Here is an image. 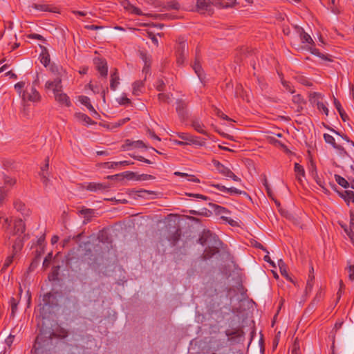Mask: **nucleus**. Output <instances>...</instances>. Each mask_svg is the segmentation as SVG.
Wrapping results in <instances>:
<instances>
[{
    "label": "nucleus",
    "instance_id": "69168bd1",
    "mask_svg": "<svg viewBox=\"0 0 354 354\" xmlns=\"http://www.w3.org/2000/svg\"><path fill=\"white\" fill-rule=\"evenodd\" d=\"M263 184L266 189H267L268 187H270L268 182L266 179H264Z\"/></svg>",
    "mask_w": 354,
    "mask_h": 354
},
{
    "label": "nucleus",
    "instance_id": "bf43d9fd",
    "mask_svg": "<svg viewBox=\"0 0 354 354\" xmlns=\"http://www.w3.org/2000/svg\"><path fill=\"white\" fill-rule=\"evenodd\" d=\"M217 115H218V116H219V117H221V118H223V119H225V120H229V118H228V117H227V115H224L223 113H221V112H220V111H218V112L217 113Z\"/></svg>",
    "mask_w": 354,
    "mask_h": 354
},
{
    "label": "nucleus",
    "instance_id": "9b49d317",
    "mask_svg": "<svg viewBox=\"0 0 354 354\" xmlns=\"http://www.w3.org/2000/svg\"><path fill=\"white\" fill-rule=\"evenodd\" d=\"M51 72L55 75V78H65L66 77V70L59 65H53L50 67Z\"/></svg>",
    "mask_w": 354,
    "mask_h": 354
},
{
    "label": "nucleus",
    "instance_id": "2f4dec72",
    "mask_svg": "<svg viewBox=\"0 0 354 354\" xmlns=\"http://www.w3.org/2000/svg\"><path fill=\"white\" fill-rule=\"evenodd\" d=\"M348 277L351 281H354V264L349 263L348 266Z\"/></svg>",
    "mask_w": 354,
    "mask_h": 354
},
{
    "label": "nucleus",
    "instance_id": "423d86ee",
    "mask_svg": "<svg viewBox=\"0 0 354 354\" xmlns=\"http://www.w3.org/2000/svg\"><path fill=\"white\" fill-rule=\"evenodd\" d=\"M121 6L129 13L141 16L145 14L138 8L132 5L128 0H120Z\"/></svg>",
    "mask_w": 354,
    "mask_h": 354
},
{
    "label": "nucleus",
    "instance_id": "0eeeda50",
    "mask_svg": "<svg viewBox=\"0 0 354 354\" xmlns=\"http://www.w3.org/2000/svg\"><path fill=\"white\" fill-rule=\"evenodd\" d=\"M297 33L299 35L301 43L304 45V47L308 50H311V47L313 44L311 37L308 34L306 33L301 28H297Z\"/></svg>",
    "mask_w": 354,
    "mask_h": 354
},
{
    "label": "nucleus",
    "instance_id": "680f3d73",
    "mask_svg": "<svg viewBox=\"0 0 354 354\" xmlns=\"http://www.w3.org/2000/svg\"><path fill=\"white\" fill-rule=\"evenodd\" d=\"M266 189L267 194L270 197H272V192L270 187H268Z\"/></svg>",
    "mask_w": 354,
    "mask_h": 354
},
{
    "label": "nucleus",
    "instance_id": "a878e982",
    "mask_svg": "<svg viewBox=\"0 0 354 354\" xmlns=\"http://www.w3.org/2000/svg\"><path fill=\"white\" fill-rule=\"evenodd\" d=\"M221 219H223L225 222L229 223L232 226H236L238 225L237 221L231 218L230 217H228L225 215L221 216Z\"/></svg>",
    "mask_w": 354,
    "mask_h": 354
},
{
    "label": "nucleus",
    "instance_id": "774afa93",
    "mask_svg": "<svg viewBox=\"0 0 354 354\" xmlns=\"http://www.w3.org/2000/svg\"><path fill=\"white\" fill-rule=\"evenodd\" d=\"M177 62H178V64H183V59L180 56H179V57H178Z\"/></svg>",
    "mask_w": 354,
    "mask_h": 354
},
{
    "label": "nucleus",
    "instance_id": "a211bd4d",
    "mask_svg": "<svg viewBox=\"0 0 354 354\" xmlns=\"http://www.w3.org/2000/svg\"><path fill=\"white\" fill-rule=\"evenodd\" d=\"M192 127L198 132L202 134H206L204 124L199 120L192 122Z\"/></svg>",
    "mask_w": 354,
    "mask_h": 354
},
{
    "label": "nucleus",
    "instance_id": "4d7b16f0",
    "mask_svg": "<svg viewBox=\"0 0 354 354\" xmlns=\"http://www.w3.org/2000/svg\"><path fill=\"white\" fill-rule=\"evenodd\" d=\"M59 240V237L57 236H53L51 239V243L53 245L55 244L56 243H57Z\"/></svg>",
    "mask_w": 354,
    "mask_h": 354
},
{
    "label": "nucleus",
    "instance_id": "f704fd0d",
    "mask_svg": "<svg viewBox=\"0 0 354 354\" xmlns=\"http://www.w3.org/2000/svg\"><path fill=\"white\" fill-rule=\"evenodd\" d=\"M10 306L12 309V315H14L17 309V302L14 298H12L10 300Z\"/></svg>",
    "mask_w": 354,
    "mask_h": 354
},
{
    "label": "nucleus",
    "instance_id": "f257e3e1",
    "mask_svg": "<svg viewBox=\"0 0 354 354\" xmlns=\"http://www.w3.org/2000/svg\"><path fill=\"white\" fill-rule=\"evenodd\" d=\"M45 88L53 93L55 100L61 105L66 106H71V103L69 97L62 91L61 78H55L54 80L47 81L45 84Z\"/></svg>",
    "mask_w": 354,
    "mask_h": 354
},
{
    "label": "nucleus",
    "instance_id": "aec40b11",
    "mask_svg": "<svg viewBox=\"0 0 354 354\" xmlns=\"http://www.w3.org/2000/svg\"><path fill=\"white\" fill-rule=\"evenodd\" d=\"M278 266L279 267L280 272H281V274L283 276H284L287 279L290 280V278L289 277V276L288 274L286 266L285 263L281 259L279 260Z\"/></svg>",
    "mask_w": 354,
    "mask_h": 354
},
{
    "label": "nucleus",
    "instance_id": "7ed1b4c3",
    "mask_svg": "<svg viewBox=\"0 0 354 354\" xmlns=\"http://www.w3.org/2000/svg\"><path fill=\"white\" fill-rule=\"evenodd\" d=\"M21 97L24 102L30 101L36 102L40 100L39 93L37 92L36 88L31 85H28L26 87L25 91L22 93Z\"/></svg>",
    "mask_w": 354,
    "mask_h": 354
},
{
    "label": "nucleus",
    "instance_id": "4c0bfd02",
    "mask_svg": "<svg viewBox=\"0 0 354 354\" xmlns=\"http://www.w3.org/2000/svg\"><path fill=\"white\" fill-rule=\"evenodd\" d=\"M41 62L46 66L50 63L49 56L48 55H43L41 57Z\"/></svg>",
    "mask_w": 354,
    "mask_h": 354
},
{
    "label": "nucleus",
    "instance_id": "49530a36",
    "mask_svg": "<svg viewBox=\"0 0 354 354\" xmlns=\"http://www.w3.org/2000/svg\"><path fill=\"white\" fill-rule=\"evenodd\" d=\"M310 171L314 178L317 177V171L315 166L312 163Z\"/></svg>",
    "mask_w": 354,
    "mask_h": 354
},
{
    "label": "nucleus",
    "instance_id": "ea45409f",
    "mask_svg": "<svg viewBox=\"0 0 354 354\" xmlns=\"http://www.w3.org/2000/svg\"><path fill=\"white\" fill-rule=\"evenodd\" d=\"M7 194V189L4 187H0V203L3 201Z\"/></svg>",
    "mask_w": 354,
    "mask_h": 354
},
{
    "label": "nucleus",
    "instance_id": "c03bdc74",
    "mask_svg": "<svg viewBox=\"0 0 354 354\" xmlns=\"http://www.w3.org/2000/svg\"><path fill=\"white\" fill-rule=\"evenodd\" d=\"M126 176L128 179L136 180V178H138V175L136 174L133 172H128Z\"/></svg>",
    "mask_w": 354,
    "mask_h": 354
},
{
    "label": "nucleus",
    "instance_id": "e433bc0d",
    "mask_svg": "<svg viewBox=\"0 0 354 354\" xmlns=\"http://www.w3.org/2000/svg\"><path fill=\"white\" fill-rule=\"evenodd\" d=\"M153 176L148 174H142L138 175V178H136V180H147L149 179H152Z\"/></svg>",
    "mask_w": 354,
    "mask_h": 354
},
{
    "label": "nucleus",
    "instance_id": "c9c22d12",
    "mask_svg": "<svg viewBox=\"0 0 354 354\" xmlns=\"http://www.w3.org/2000/svg\"><path fill=\"white\" fill-rule=\"evenodd\" d=\"M211 186L216 188L220 192H222L226 194L227 187H226L225 186L220 185V184H211Z\"/></svg>",
    "mask_w": 354,
    "mask_h": 354
},
{
    "label": "nucleus",
    "instance_id": "f8f14e48",
    "mask_svg": "<svg viewBox=\"0 0 354 354\" xmlns=\"http://www.w3.org/2000/svg\"><path fill=\"white\" fill-rule=\"evenodd\" d=\"M94 63L101 75L106 76L107 75V66L104 60L96 58L94 59Z\"/></svg>",
    "mask_w": 354,
    "mask_h": 354
},
{
    "label": "nucleus",
    "instance_id": "a18cd8bd",
    "mask_svg": "<svg viewBox=\"0 0 354 354\" xmlns=\"http://www.w3.org/2000/svg\"><path fill=\"white\" fill-rule=\"evenodd\" d=\"M82 214L86 215V216H91L93 214V210L92 209H83L82 210Z\"/></svg>",
    "mask_w": 354,
    "mask_h": 354
},
{
    "label": "nucleus",
    "instance_id": "f03ea898",
    "mask_svg": "<svg viewBox=\"0 0 354 354\" xmlns=\"http://www.w3.org/2000/svg\"><path fill=\"white\" fill-rule=\"evenodd\" d=\"M331 131L336 136L334 137L332 135L324 133V138L326 143L331 145L335 149H337L339 151L341 154L346 153L343 148V142H349V139L346 136H342L339 134L335 130H331Z\"/></svg>",
    "mask_w": 354,
    "mask_h": 354
},
{
    "label": "nucleus",
    "instance_id": "ddd939ff",
    "mask_svg": "<svg viewBox=\"0 0 354 354\" xmlns=\"http://www.w3.org/2000/svg\"><path fill=\"white\" fill-rule=\"evenodd\" d=\"M310 102L316 105L317 106L319 104L324 102V96L319 93H313L310 95Z\"/></svg>",
    "mask_w": 354,
    "mask_h": 354
},
{
    "label": "nucleus",
    "instance_id": "0e129e2a",
    "mask_svg": "<svg viewBox=\"0 0 354 354\" xmlns=\"http://www.w3.org/2000/svg\"><path fill=\"white\" fill-rule=\"evenodd\" d=\"M6 75H9L10 77H14V78H16L17 76L15 74L12 73L11 71H8L6 73Z\"/></svg>",
    "mask_w": 354,
    "mask_h": 354
},
{
    "label": "nucleus",
    "instance_id": "5701e85b",
    "mask_svg": "<svg viewBox=\"0 0 354 354\" xmlns=\"http://www.w3.org/2000/svg\"><path fill=\"white\" fill-rule=\"evenodd\" d=\"M335 180L336 182L339 185H341L342 187H348V183L347 182V180L344 178L343 177L339 176V175H335Z\"/></svg>",
    "mask_w": 354,
    "mask_h": 354
},
{
    "label": "nucleus",
    "instance_id": "052dcab7",
    "mask_svg": "<svg viewBox=\"0 0 354 354\" xmlns=\"http://www.w3.org/2000/svg\"><path fill=\"white\" fill-rule=\"evenodd\" d=\"M31 38L41 39L42 37L40 35L33 34L30 36Z\"/></svg>",
    "mask_w": 354,
    "mask_h": 354
},
{
    "label": "nucleus",
    "instance_id": "8fccbe9b",
    "mask_svg": "<svg viewBox=\"0 0 354 354\" xmlns=\"http://www.w3.org/2000/svg\"><path fill=\"white\" fill-rule=\"evenodd\" d=\"M15 208L18 210V211H21L23 207H24V205L22 204V203H15Z\"/></svg>",
    "mask_w": 354,
    "mask_h": 354
},
{
    "label": "nucleus",
    "instance_id": "79ce46f5",
    "mask_svg": "<svg viewBox=\"0 0 354 354\" xmlns=\"http://www.w3.org/2000/svg\"><path fill=\"white\" fill-rule=\"evenodd\" d=\"M16 183V180L12 178L7 177L5 179V184L7 185H13Z\"/></svg>",
    "mask_w": 354,
    "mask_h": 354
},
{
    "label": "nucleus",
    "instance_id": "72a5a7b5",
    "mask_svg": "<svg viewBox=\"0 0 354 354\" xmlns=\"http://www.w3.org/2000/svg\"><path fill=\"white\" fill-rule=\"evenodd\" d=\"M14 258V254L9 256L5 260V262L3 266V269H6L12 262Z\"/></svg>",
    "mask_w": 354,
    "mask_h": 354
},
{
    "label": "nucleus",
    "instance_id": "1a4fd4ad",
    "mask_svg": "<svg viewBox=\"0 0 354 354\" xmlns=\"http://www.w3.org/2000/svg\"><path fill=\"white\" fill-rule=\"evenodd\" d=\"M342 228H344L345 232L351 239L352 243L354 245V214L351 212L350 214V227L348 228L346 225L341 224Z\"/></svg>",
    "mask_w": 354,
    "mask_h": 354
},
{
    "label": "nucleus",
    "instance_id": "37998d69",
    "mask_svg": "<svg viewBox=\"0 0 354 354\" xmlns=\"http://www.w3.org/2000/svg\"><path fill=\"white\" fill-rule=\"evenodd\" d=\"M118 102L120 104H125L129 102V100L126 97H121L118 98Z\"/></svg>",
    "mask_w": 354,
    "mask_h": 354
},
{
    "label": "nucleus",
    "instance_id": "6e6d98bb",
    "mask_svg": "<svg viewBox=\"0 0 354 354\" xmlns=\"http://www.w3.org/2000/svg\"><path fill=\"white\" fill-rule=\"evenodd\" d=\"M98 187L99 185L91 184L88 186V189L90 190H96L98 188Z\"/></svg>",
    "mask_w": 354,
    "mask_h": 354
},
{
    "label": "nucleus",
    "instance_id": "b1692460",
    "mask_svg": "<svg viewBox=\"0 0 354 354\" xmlns=\"http://www.w3.org/2000/svg\"><path fill=\"white\" fill-rule=\"evenodd\" d=\"M196 6L198 10H204L207 8L209 1L208 0H196Z\"/></svg>",
    "mask_w": 354,
    "mask_h": 354
},
{
    "label": "nucleus",
    "instance_id": "39448f33",
    "mask_svg": "<svg viewBox=\"0 0 354 354\" xmlns=\"http://www.w3.org/2000/svg\"><path fill=\"white\" fill-rule=\"evenodd\" d=\"M218 171L226 178H232L236 182H240L241 178L236 176L229 168L225 167L220 162H217L214 164Z\"/></svg>",
    "mask_w": 354,
    "mask_h": 354
},
{
    "label": "nucleus",
    "instance_id": "e2e57ef3",
    "mask_svg": "<svg viewBox=\"0 0 354 354\" xmlns=\"http://www.w3.org/2000/svg\"><path fill=\"white\" fill-rule=\"evenodd\" d=\"M151 41H152V42H153L155 45H156V46L158 45V39H157L156 37H154V36H153V37H151Z\"/></svg>",
    "mask_w": 354,
    "mask_h": 354
},
{
    "label": "nucleus",
    "instance_id": "cd10ccee",
    "mask_svg": "<svg viewBox=\"0 0 354 354\" xmlns=\"http://www.w3.org/2000/svg\"><path fill=\"white\" fill-rule=\"evenodd\" d=\"M158 99L161 102L169 103L171 101V97L169 94L165 93H160L158 95Z\"/></svg>",
    "mask_w": 354,
    "mask_h": 354
},
{
    "label": "nucleus",
    "instance_id": "a19ab883",
    "mask_svg": "<svg viewBox=\"0 0 354 354\" xmlns=\"http://www.w3.org/2000/svg\"><path fill=\"white\" fill-rule=\"evenodd\" d=\"M334 105L336 109L337 110L338 113L344 110L343 108L342 107L340 102L336 98H334Z\"/></svg>",
    "mask_w": 354,
    "mask_h": 354
},
{
    "label": "nucleus",
    "instance_id": "6ab92c4d",
    "mask_svg": "<svg viewBox=\"0 0 354 354\" xmlns=\"http://www.w3.org/2000/svg\"><path fill=\"white\" fill-rule=\"evenodd\" d=\"M341 196L347 203H354V192L353 191H345Z\"/></svg>",
    "mask_w": 354,
    "mask_h": 354
},
{
    "label": "nucleus",
    "instance_id": "4be33fe9",
    "mask_svg": "<svg viewBox=\"0 0 354 354\" xmlns=\"http://www.w3.org/2000/svg\"><path fill=\"white\" fill-rule=\"evenodd\" d=\"M143 86V83L141 81L135 82L133 84V93L135 95H138L141 91V88Z\"/></svg>",
    "mask_w": 354,
    "mask_h": 354
},
{
    "label": "nucleus",
    "instance_id": "de8ad7c7",
    "mask_svg": "<svg viewBox=\"0 0 354 354\" xmlns=\"http://www.w3.org/2000/svg\"><path fill=\"white\" fill-rule=\"evenodd\" d=\"M149 136H150V138H151L152 139H154V140H156L158 141H160V138L157 136L153 132L151 131H149Z\"/></svg>",
    "mask_w": 354,
    "mask_h": 354
},
{
    "label": "nucleus",
    "instance_id": "5fc2aeb1",
    "mask_svg": "<svg viewBox=\"0 0 354 354\" xmlns=\"http://www.w3.org/2000/svg\"><path fill=\"white\" fill-rule=\"evenodd\" d=\"M189 195L197 197V198L203 199V200H207V197L205 196H203L201 194H189Z\"/></svg>",
    "mask_w": 354,
    "mask_h": 354
},
{
    "label": "nucleus",
    "instance_id": "c85d7f7f",
    "mask_svg": "<svg viewBox=\"0 0 354 354\" xmlns=\"http://www.w3.org/2000/svg\"><path fill=\"white\" fill-rule=\"evenodd\" d=\"M25 86V82H19L15 84V88L17 91L20 96L22 95V88Z\"/></svg>",
    "mask_w": 354,
    "mask_h": 354
},
{
    "label": "nucleus",
    "instance_id": "09e8293b",
    "mask_svg": "<svg viewBox=\"0 0 354 354\" xmlns=\"http://www.w3.org/2000/svg\"><path fill=\"white\" fill-rule=\"evenodd\" d=\"M163 84H164V82H163L162 80H158L157 82V83H156V88L158 90L160 91L162 89V88Z\"/></svg>",
    "mask_w": 354,
    "mask_h": 354
},
{
    "label": "nucleus",
    "instance_id": "603ef678",
    "mask_svg": "<svg viewBox=\"0 0 354 354\" xmlns=\"http://www.w3.org/2000/svg\"><path fill=\"white\" fill-rule=\"evenodd\" d=\"M227 212V209L224 207H220L218 208V213L222 216Z\"/></svg>",
    "mask_w": 354,
    "mask_h": 354
},
{
    "label": "nucleus",
    "instance_id": "393cba45",
    "mask_svg": "<svg viewBox=\"0 0 354 354\" xmlns=\"http://www.w3.org/2000/svg\"><path fill=\"white\" fill-rule=\"evenodd\" d=\"M193 68H194L195 73H196V75H198V77H199V79L202 80L203 79V77H202L203 70H202L201 64L198 62H196L194 63V65L193 66Z\"/></svg>",
    "mask_w": 354,
    "mask_h": 354
},
{
    "label": "nucleus",
    "instance_id": "58836bf2",
    "mask_svg": "<svg viewBox=\"0 0 354 354\" xmlns=\"http://www.w3.org/2000/svg\"><path fill=\"white\" fill-rule=\"evenodd\" d=\"M179 138H180L183 140H187V141H192V137L190 135L186 133H181L178 134Z\"/></svg>",
    "mask_w": 354,
    "mask_h": 354
},
{
    "label": "nucleus",
    "instance_id": "dca6fc26",
    "mask_svg": "<svg viewBox=\"0 0 354 354\" xmlns=\"http://www.w3.org/2000/svg\"><path fill=\"white\" fill-rule=\"evenodd\" d=\"M75 117L78 122L84 124H90L91 123V119L84 113H77L75 115Z\"/></svg>",
    "mask_w": 354,
    "mask_h": 354
},
{
    "label": "nucleus",
    "instance_id": "3c124183",
    "mask_svg": "<svg viewBox=\"0 0 354 354\" xmlns=\"http://www.w3.org/2000/svg\"><path fill=\"white\" fill-rule=\"evenodd\" d=\"M339 114L340 115L342 119L344 121H346L347 119V115L346 114L344 110L342 111L341 112H339Z\"/></svg>",
    "mask_w": 354,
    "mask_h": 354
},
{
    "label": "nucleus",
    "instance_id": "6e6552de",
    "mask_svg": "<svg viewBox=\"0 0 354 354\" xmlns=\"http://www.w3.org/2000/svg\"><path fill=\"white\" fill-rule=\"evenodd\" d=\"M134 148H147V146L142 140L132 141L130 140H126L124 144L122 145L124 150H129Z\"/></svg>",
    "mask_w": 354,
    "mask_h": 354
},
{
    "label": "nucleus",
    "instance_id": "f3484780",
    "mask_svg": "<svg viewBox=\"0 0 354 354\" xmlns=\"http://www.w3.org/2000/svg\"><path fill=\"white\" fill-rule=\"evenodd\" d=\"M119 76L118 74L117 71L115 70L114 72H113L111 75V88L112 90H115L118 86L119 85Z\"/></svg>",
    "mask_w": 354,
    "mask_h": 354
},
{
    "label": "nucleus",
    "instance_id": "c756f323",
    "mask_svg": "<svg viewBox=\"0 0 354 354\" xmlns=\"http://www.w3.org/2000/svg\"><path fill=\"white\" fill-rule=\"evenodd\" d=\"M317 107L319 110L322 111L326 115H328V109L326 106L325 102L319 104V105Z\"/></svg>",
    "mask_w": 354,
    "mask_h": 354
},
{
    "label": "nucleus",
    "instance_id": "20e7f679",
    "mask_svg": "<svg viewBox=\"0 0 354 354\" xmlns=\"http://www.w3.org/2000/svg\"><path fill=\"white\" fill-rule=\"evenodd\" d=\"M25 225L22 220L19 219L15 221L14 225V234L18 235V238L19 239V243H15L13 245V250L15 253H17L18 250H19L21 248V235L24 232Z\"/></svg>",
    "mask_w": 354,
    "mask_h": 354
},
{
    "label": "nucleus",
    "instance_id": "412c9836",
    "mask_svg": "<svg viewBox=\"0 0 354 354\" xmlns=\"http://www.w3.org/2000/svg\"><path fill=\"white\" fill-rule=\"evenodd\" d=\"M174 175L179 176H181V177H185V178L186 177V178H187V180L188 181L194 182V183H199L200 182V180L198 178H196L194 176H190V175H188L186 173H182V172H179V171H176V172H174Z\"/></svg>",
    "mask_w": 354,
    "mask_h": 354
},
{
    "label": "nucleus",
    "instance_id": "2eb2a0df",
    "mask_svg": "<svg viewBox=\"0 0 354 354\" xmlns=\"http://www.w3.org/2000/svg\"><path fill=\"white\" fill-rule=\"evenodd\" d=\"M176 111L180 116H183L185 112V109L187 106L186 102L183 100H176Z\"/></svg>",
    "mask_w": 354,
    "mask_h": 354
},
{
    "label": "nucleus",
    "instance_id": "9d476101",
    "mask_svg": "<svg viewBox=\"0 0 354 354\" xmlns=\"http://www.w3.org/2000/svg\"><path fill=\"white\" fill-rule=\"evenodd\" d=\"M78 101L83 105H84L87 109L89 111V112L93 115H96L97 116L98 114L97 113V111H95V109H94V107L92 106V104H91L90 102V99L87 97V96H84V95H80L78 97Z\"/></svg>",
    "mask_w": 354,
    "mask_h": 354
},
{
    "label": "nucleus",
    "instance_id": "4468645a",
    "mask_svg": "<svg viewBox=\"0 0 354 354\" xmlns=\"http://www.w3.org/2000/svg\"><path fill=\"white\" fill-rule=\"evenodd\" d=\"M295 172L296 173V177L299 182L303 180L305 177V171L304 167L299 163L295 164Z\"/></svg>",
    "mask_w": 354,
    "mask_h": 354
},
{
    "label": "nucleus",
    "instance_id": "338daca9",
    "mask_svg": "<svg viewBox=\"0 0 354 354\" xmlns=\"http://www.w3.org/2000/svg\"><path fill=\"white\" fill-rule=\"evenodd\" d=\"M87 71H88V68H82V69H81V70L80 71V73L81 74H86V73H87Z\"/></svg>",
    "mask_w": 354,
    "mask_h": 354
},
{
    "label": "nucleus",
    "instance_id": "7c9ffc66",
    "mask_svg": "<svg viewBox=\"0 0 354 354\" xmlns=\"http://www.w3.org/2000/svg\"><path fill=\"white\" fill-rule=\"evenodd\" d=\"M226 194H228L230 195L241 194V191L239 190L238 189H236L235 187H227Z\"/></svg>",
    "mask_w": 354,
    "mask_h": 354
},
{
    "label": "nucleus",
    "instance_id": "864d4df0",
    "mask_svg": "<svg viewBox=\"0 0 354 354\" xmlns=\"http://www.w3.org/2000/svg\"><path fill=\"white\" fill-rule=\"evenodd\" d=\"M264 259H265L266 261L270 263L273 267H274V262L271 261V259H270V257L268 255H266L264 257Z\"/></svg>",
    "mask_w": 354,
    "mask_h": 354
},
{
    "label": "nucleus",
    "instance_id": "bb28decb",
    "mask_svg": "<svg viewBox=\"0 0 354 354\" xmlns=\"http://www.w3.org/2000/svg\"><path fill=\"white\" fill-rule=\"evenodd\" d=\"M313 276L310 275L308 277V279L307 281L306 286V292H309L312 290L313 286Z\"/></svg>",
    "mask_w": 354,
    "mask_h": 354
},
{
    "label": "nucleus",
    "instance_id": "13d9d810",
    "mask_svg": "<svg viewBox=\"0 0 354 354\" xmlns=\"http://www.w3.org/2000/svg\"><path fill=\"white\" fill-rule=\"evenodd\" d=\"M34 7L37 10H46L45 6H42V5H35Z\"/></svg>",
    "mask_w": 354,
    "mask_h": 354
},
{
    "label": "nucleus",
    "instance_id": "473e14b6",
    "mask_svg": "<svg viewBox=\"0 0 354 354\" xmlns=\"http://www.w3.org/2000/svg\"><path fill=\"white\" fill-rule=\"evenodd\" d=\"M48 167V160H47V162L45 164V165L41 167V171H42V173H41V178H42L44 183H46L47 180H48L47 178H46V174H45V170L47 169Z\"/></svg>",
    "mask_w": 354,
    "mask_h": 354
}]
</instances>
